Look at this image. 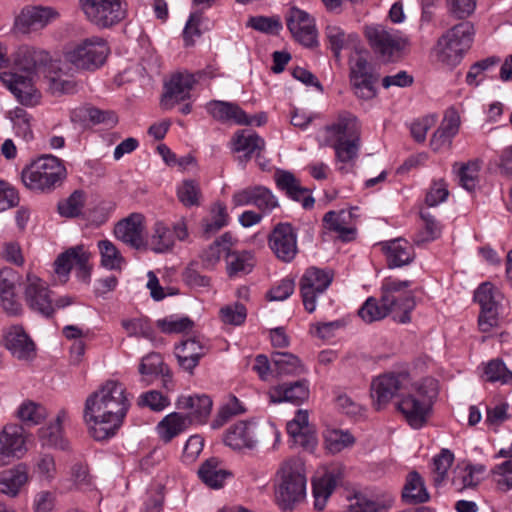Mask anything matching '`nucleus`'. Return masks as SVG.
Returning a JSON list of instances; mask_svg holds the SVG:
<instances>
[{"instance_id":"obj_1","label":"nucleus","mask_w":512,"mask_h":512,"mask_svg":"<svg viewBox=\"0 0 512 512\" xmlns=\"http://www.w3.org/2000/svg\"><path fill=\"white\" fill-rule=\"evenodd\" d=\"M130 407L125 388L117 381H107L85 402L83 418L91 436L98 441L113 437Z\"/></svg>"},{"instance_id":"obj_2","label":"nucleus","mask_w":512,"mask_h":512,"mask_svg":"<svg viewBox=\"0 0 512 512\" xmlns=\"http://www.w3.org/2000/svg\"><path fill=\"white\" fill-rule=\"evenodd\" d=\"M438 396V381L427 377L417 382L397 403V409L413 429L422 428L432 411Z\"/></svg>"},{"instance_id":"obj_3","label":"nucleus","mask_w":512,"mask_h":512,"mask_svg":"<svg viewBox=\"0 0 512 512\" xmlns=\"http://www.w3.org/2000/svg\"><path fill=\"white\" fill-rule=\"evenodd\" d=\"M278 485L275 489L277 503L283 510H291L306 497L305 464L300 458L284 461L278 471Z\"/></svg>"},{"instance_id":"obj_4","label":"nucleus","mask_w":512,"mask_h":512,"mask_svg":"<svg viewBox=\"0 0 512 512\" xmlns=\"http://www.w3.org/2000/svg\"><path fill=\"white\" fill-rule=\"evenodd\" d=\"M66 177V168L56 156L44 154L31 161L21 172L26 188L34 192H51L60 186Z\"/></svg>"},{"instance_id":"obj_5","label":"nucleus","mask_w":512,"mask_h":512,"mask_svg":"<svg viewBox=\"0 0 512 512\" xmlns=\"http://www.w3.org/2000/svg\"><path fill=\"white\" fill-rule=\"evenodd\" d=\"M412 281L387 278L381 286L380 302L384 303L395 322L411 321V312L416 306L415 294L410 289Z\"/></svg>"},{"instance_id":"obj_6","label":"nucleus","mask_w":512,"mask_h":512,"mask_svg":"<svg viewBox=\"0 0 512 512\" xmlns=\"http://www.w3.org/2000/svg\"><path fill=\"white\" fill-rule=\"evenodd\" d=\"M473 34L474 27L468 21L454 25L437 42L439 61L449 66L459 64L471 46Z\"/></svg>"},{"instance_id":"obj_7","label":"nucleus","mask_w":512,"mask_h":512,"mask_svg":"<svg viewBox=\"0 0 512 512\" xmlns=\"http://www.w3.org/2000/svg\"><path fill=\"white\" fill-rule=\"evenodd\" d=\"M365 36L373 52L384 62L397 61L407 45L400 31L384 24L365 26Z\"/></svg>"},{"instance_id":"obj_8","label":"nucleus","mask_w":512,"mask_h":512,"mask_svg":"<svg viewBox=\"0 0 512 512\" xmlns=\"http://www.w3.org/2000/svg\"><path fill=\"white\" fill-rule=\"evenodd\" d=\"M110 49L107 41L98 36L81 40L65 52V59L75 68L94 71L106 61Z\"/></svg>"},{"instance_id":"obj_9","label":"nucleus","mask_w":512,"mask_h":512,"mask_svg":"<svg viewBox=\"0 0 512 512\" xmlns=\"http://www.w3.org/2000/svg\"><path fill=\"white\" fill-rule=\"evenodd\" d=\"M86 19L100 29L110 28L126 17L122 0H80Z\"/></svg>"},{"instance_id":"obj_10","label":"nucleus","mask_w":512,"mask_h":512,"mask_svg":"<svg viewBox=\"0 0 512 512\" xmlns=\"http://www.w3.org/2000/svg\"><path fill=\"white\" fill-rule=\"evenodd\" d=\"M23 295L26 305L33 312L45 318H51L54 315L55 309L49 287L32 272L26 274V279L23 282Z\"/></svg>"},{"instance_id":"obj_11","label":"nucleus","mask_w":512,"mask_h":512,"mask_svg":"<svg viewBox=\"0 0 512 512\" xmlns=\"http://www.w3.org/2000/svg\"><path fill=\"white\" fill-rule=\"evenodd\" d=\"M350 83L357 97L369 100L376 96L379 75L365 56L357 53L350 59Z\"/></svg>"},{"instance_id":"obj_12","label":"nucleus","mask_w":512,"mask_h":512,"mask_svg":"<svg viewBox=\"0 0 512 512\" xmlns=\"http://www.w3.org/2000/svg\"><path fill=\"white\" fill-rule=\"evenodd\" d=\"M189 236L187 222L180 218L173 225L172 229L163 221H157L152 227V233L147 246L158 254L171 252L176 240L185 241Z\"/></svg>"},{"instance_id":"obj_13","label":"nucleus","mask_w":512,"mask_h":512,"mask_svg":"<svg viewBox=\"0 0 512 512\" xmlns=\"http://www.w3.org/2000/svg\"><path fill=\"white\" fill-rule=\"evenodd\" d=\"M410 383L407 373H387L378 376L371 383V395L374 407L381 410L390 400L407 390Z\"/></svg>"},{"instance_id":"obj_14","label":"nucleus","mask_w":512,"mask_h":512,"mask_svg":"<svg viewBox=\"0 0 512 512\" xmlns=\"http://www.w3.org/2000/svg\"><path fill=\"white\" fill-rule=\"evenodd\" d=\"M333 275L329 270L308 268L300 279V293L304 308L312 313L316 309V299L330 286Z\"/></svg>"},{"instance_id":"obj_15","label":"nucleus","mask_w":512,"mask_h":512,"mask_svg":"<svg viewBox=\"0 0 512 512\" xmlns=\"http://www.w3.org/2000/svg\"><path fill=\"white\" fill-rule=\"evenodd\" d=\"M500 297V292L490 282L482 283L475 291L474 299L481 308L478 325L482 332H489L498 325Z\"/></svg>"},{"instance_id":"obj_16","label":"nucleus","mask_w":512,"mask_h":512,"mask_svg":"<svg viewBox=\"0 0 512 512\" xmlns=\"http://www.w3.org/2000/svg\"><path fill=\"white\" fill-rule=\"evenodd\" d=\"M89 257L90 254L82 245L69 248L55 260V272L58 276L67 278L72 267H75L77 278L83 282H88L91 276V267L88 264Z\"/></svg>"},{"instance_id":"obj_17","label":"nucleus","mask_w":512,"mask_h":512,"mask_svg":"<svg viewBox=\"0 0 512 512\" xmlns=\"http://www.w3.org/2000/svg\"><path fill=\"white\" fill-rule=\"evenodd\" d=\"M268 244L275 256L283 262H291L298 252L297 234L290 223H278L268 237Z\"/></svg>"},{"instance_id":"obj_18","label":"nucleus","mask_w":512,"mask_h":512,"mask_svg":"<svg viewBox=\"0 0 512 512\" xmlns=\"http://www.w3.org/2000/svg\"><path fill=\"white\" fill-rule=\"evenodd\" d=\"M195 83L196 80L193 74L187 72L173 74L169 81L164 84L161 106L170 110L176 104L189 99Z\"/></svg>"},{"instance_id":"obj_19","label":"nucleus","mask_w":512,"mask_h":512,"mask_svg":"<svg viewBox=\"0 0 512 512\" xmlns=\"http://www.w3.org/2000/svg\"><path fill=\"white\" fill-rule=\"evenodd\" d=\"M286 24L294 39L306 47L317 43V30L314 19L305 11L291 8L286 17Z\"/></svg>"},{"instance_id":"obj_20","label":"nucleus","mask_w":512,"mask_h":512,"mask_svg":"<svg viewBox=\"0 0 512 512\" xmlns=\"http://www.w3.org/2000/svg\"><path fill=\"white\" fill-rule=\"evenodd\" d=\"M210 350V345L199 337H190L175 346L174 354L178 365L189 374L198 366L199 361Z\"/></svg>"},{"instance_id":"obj_21","label":"nucleus","mask_w":512,"mask_h":512,"mask_svg":"<svg viewBox=\"0 0 512 512\" xmlns=\"http://www.w3.org/2000/svg\"><path fill=\"white\" fill-rule=\"evenodd\" d=\"M3 345L18 360L30 361L36 357V344L21 325L11 326L4 332Z\"/></svg>"},{"instance_id":"obj_22","label":"nucleus","mask_w":512,"mask_h":512,"mask_svg":"<svg viewBox=\"0 0 512 512\" xmlns=\"http://www.w3.org/2000/svg\"><path fill=\"white\" fill-rule=\"evenodd\" d=\"M143 221L144 216L140 213H132L120 220L114 228L116 238L136 250L146 249Z\"/></svg>"},{"instance_id":"obj_23","label":"nucleus","mask_w":512,"mask_h":512,"mask_svg":"<svg viewBox=\"0 0 512 512\" xmlns=\"http://www.w3.org/2000/svg\"><path fill=\"white\" fill-rule=\"evenodd\" d=\"M0 79L21 104L27 106L37 104L40 95L32 83V75L3 72L0 74Z\"/></svg>"},{"instance_id":"obj_24","label":"nucleus","mask_w":512,"mask_h":512,"mask_svg":"<svg viewBox=\"0 0 512 512\" xmlns=\"http://www.w3.org/2000/svg\"><path fill=\"white\" fill-rule=\"evenodd\" d=\"M24 429L17 424L6 425L0 432V466L6 465L11 458L25 452Z\"/></svg>"},{"instance_id":"obj_25","label":"nucleus","mask_w":512,"mask_h":512,"mask_svg":"<svg viewBox=\"0 0 512 512\" xmlns=\"http://www.w3.org/2000/svg\"><path fill=\"white\" fill-rule=\"evenodd\" d=\"M274 179L278 189L292 200L301 202L303 208L310 209L314 206V198L310 195L309 189L303 187L293 173L285 170H277Z\"/></svg>"},{"instance_id":"obj_26","label":"nucleus","mask_w":512,"mask_h":512,"mask_svg":"<svg viewBox=\"0 0 512 512\" xmlns=\"http://www.w3.org/2000/svg\"><path fill=\"white\" fill-rule=\"evenodd\" d=\"M325 141H341L360 137V124L355 115L348 111L338 114L336 120L325 128Z\"/></svg>"},{"instance_id":"obj_27","label":"nucleus","mask_w":512,"mask_h":512,"mask_svg":"<svg viewBox=\"0 0 512 512\" xmlns=\"http://www.w3.org/2000/svg\"><path fill=\"white\" fill-rule=\"evenodd\" d=\"M207 113L221 123L234 122L238 125H250L252 122L245 111L236 103L211 100L206 103Z\"/></svg>"},{"instance_id":"obj_28","label":"nucleus","mask_w":512,"mask_h":512,"mask_svg":"<svg viewBox=\"0 0 512 512\" xmlns=\"http://www.w3.org/2000/svg\"><path fill=\"white\" fill-rule=\"evenodd\" d=\"M309 394V381L301 379L272 388L269 398L272 403L291 402L300 405L309 398Z\"/></svg>"},{"instance_id":"obj_29","label":"nucleus","mask_w":512,"mask_h":512,"mask_svg":"<svg viewBox=\"0 0 512 512\" xmlns=\"http://www.w3.org/2000/svg\"><path fill=\"white\" fill-rule=\"evenodd\" d=\"M176 407L187 411L184 416L188 417L192 424H203L211 413L212 400L207 395L181 396L176 402Z\"/></svg>"},{"instance_id":"obj_30","label":"nucleus","mask_w":512,"mask_h":512,"mask_svg":"<svg viewBox=\"0 0 512 512\" xmlns=\"http://www.w3.org/2000/svg\"><path fill=\"white\" fill-rule=\"evenodd\" d=\"M50 60L51 58L46 51L34 47L22 46L18 49L14 61L18 70L33 75L46 67Z\"/></svg>"},{"instance_id":"obj_31","label":"nucleus","mask_w":512,"mask_h":512,"mask_svg":"<svg viewBox=\"0 0 512 512\" xmlns=\"http://www.w3.org/2000/svg\"><path fill=\"white\" fill-rule=\"evenodd\" d=\"M57 16V11L51 7L32 6L22 10L16 20V24L23 32H27L45 27Z\"/></svg>"},{"instance_id":"obj_32","label":"nucleus","mask_w":512,"mask_h":512,"mask_svg":"<svg viewBox=\"0 0 512 512\" xmlns=\"http://www.w3.org/2000/svg\"><path fill=\"white\" fill-rule=\"evenodd\" d=\"M256 426L252 422L240 421L229 428L225 444L234 450L252 449L257 443Z\"/></svg>"},{"instance_id":"obj_33","label":"nucleus","mask_w":512,"mask_h":512,"mask_svg":"<svg viewBox=\"0 0 512 512\" xmlns=\"http://www.w3.org/2000/svg\"><path fill=\"white\" fill-rule=\"evenodd\" d=\"M341 480V473L339 471H327L322 477L313 481V497L314 507L318 511H322L327 503V500L335 490L336 486Z\"/></svg>"},{"instance_id":"obj_34","label":"nucleus","mask_w":512,"mask_h":512,"mask_svg":"<svg viewBox=\"0 0 512 512\" xmlns=\"http://www.w3.org/2000/svg\"><path fill=\"white\" fill-rule=\"evenodd\" d=\"M67 411L62 409L58 412L54 423L42 427L38 431L39 439L43 446H49L60 450L69 449V441L63 437L62 422L67 418Z\"/></svg>"},{"instance_id":"obj_35","label":"nucleus","mask_w":512,"mask_h":512,"mask_svg":"<svg viewBox=\"0 0 512 512\" xmlns=\"http://www.w3.org/2000/svg\"><path fill=\"white\" fill-rule=\"evenodd\" d=\"M346 512H388L393 504V498L387 496L368 497L362 493H355L350 498Z\"/></svg>"},{"instance_id":"obj_36","label":"nucleus","mask_w":512,"mask_h":512,"mask_svg":"<svg viewBox=\"0 0 512 512\" xmlns=\"http://www.w3.org/2000/svg\"><path fill=\"white\" fill-rule=\"evenodd\" d=\"M383 250L390 268L408 265L415 257L412 245L404 239H395L385 243Z\"/></svg>"},{"instance_id":"obj_37","label":"nucleus","mask_w":512,"mask_h":512,"mask_svg":"<svg viewBox=\"0 0 512 512\" xmlns=\"http://www.w3.org/2000/svg\"><path fill=\"white\" fill-rule=\"evenodd\" d=\"M192 425L191 420L180 412H172L166 415L157 425L160 439L169 443L173 438L187 430Z\"/></svg>"},{"instance_id":"obj_38","label":"nucleus","mask_w":512,"mask_h":512,"mask_svg":"<svg viewBox=\"0 0 512 512\" xmlns=\"http://www.w3.org/2000/svg\"><path fill=\"white\" fill-rule=\"evenodd\" d=\"M199 478L208 487L221 488L225 480L231 476V473L221 466L217 458L207 459L198 470Z\"/></svg>"},{"instance_id":"obj_39","label":"nucleus","mask_w":512,"mask_h":512,"mask_svg":"<svg viewBox=\"0 0 512 512\" xmlns=\"http://www.w3.org/2000/svg\"><path fill=\"white\" fill-rule=\"evenodd\" d=\"M234 151L244 152L245 158L250 159L252 154L257 155L264 149L265 141L256 132L248 129L240 130L233 137Z\"/></svg>"},{"instance_id":"obj_40","label":"nucleus","mask_w":512,"mask_h":512,"mask_svg":"<svg viewBox=\"0 0 512 512\" xmlns=\"http://www.w3.org/2000/svg\"><path fill=\"white\" fill-rule=\"evenodd\" d=\"M28 481V468L25 464L5 471L0 479V492L15 497L20 488Z\"/></svg>"},{"instance_id":"obj_41","label":"nucleus","mask_w":512,"mask_h":512,"mask_svg":"<svg viewBox=\"0 0 512 512\" xmlns=\"http://www.w3.org/2000/svg\"><path fill=\"white\" fill-rule=\"evenodd\" d=\"M402 498L407 504H419L429 500V493L418 472L412 471L407 475L406 483L402 490Z\"/></svg>"},{"instance_id":"obj_42","label":"nucleus","mask_w":512,"mask_h":512,"mask_svg":"<svg viewBox=\"0 0 512 512\" xmlns=\"http://www.w3.org/2000/svg\"><path fill=\"white\" fill-rule=\"evenodd\" d=\"M271 361L275 376L300 375L305 372L301 360L289 352H272Z\"/></svg>"},{"instance_id":"obj_43","label":"nucleus","mask_w":512,"mask_h":512,"mask_svg":"<svg viewBox=\"0 0 512 512\" xmlns=\"http://www.w3.org/2000/svg\"><path fill=\"white\" fill-rule=\"evenodd\" d=\"M325 145L334 148L337 161L343 164L339 167V170L346 173L348 170L346 169L345 164L354 162L358 157L360 137L335 142L325 141Z\"/></svg>"},{"instance_id":"obj_44","label":"nucleus","mask_w":512,"mask_h":512,"mask_svg":"<svg viewBox=\"0 0 512 512\" xmlns=\"http://www.w3.org/2000/svg\"><path fill=\"white\" fill-rule=\"evenodd\" d=\"M482 162L478 159L467 163L453 164V171L459 178V184L467 191H473L478 184L479 172Z\"/></svg>"},{"instance_id":"obj_45","label":"nucleus","mask_w":512,"mask_h":512,"mask_svg":"<svg viewBox=\"0 0 512 512\" xmlns=\"http://www.w3.org/2000/svg\"><path fill=\"white\" fill-rule=\"evenodd\" d=\"M139 373L143 377L163 376L164 385L171 381V374L169 369L165 366L162 356L159 353H149L142 358L139 365Z\"/></svg>"},{"instance_id":"obj_46","label":"nucleus","mask_w":512,"mask_h":512,"mask_svg":"<svg viewBox=\"0 0 512 512\" xmlns=\"http://www.w3.org/2000/svg\"><path fill=\"white\" fill-rule=\"evenodd\" d=\"M226 258L227 273L230 277L248 274L255 266L254 256L251 252H228Z\"/></svg>"},{"instance_id":"obj_47","label":"nucleus","mask_w":512,"mask_h":512,"mask_svg":"<svg viewBox=\"0 0 512 512\" xmlns=\"http://www.w3.org/2000/svg\"><path fill=\"white\" fill-rule=\"evenodd\" d=\"M324 227L338 234V237L348 242L354 238L355 229L345 226L344 212L328 211L323 217Z\"/></svg>"},{"instance_id":"obj_48","label":"nucleus","mask_w":512,"mask_h":512,"mask_svg":"<svg viewBox=\"0 0 512 512\" xmlns=\"http://www.w3.org/2000/svg\"><path fill=\"white\" fill-rule=\"evenodd\" d=\"M228 213L224 203L216 202L211 207V219L203 221V233L210 238L228 224Z\"/></svg>"},{"instance_id":"obj_49","label":"nucleus","mask_w":512,"mask_h":512,"mask_svg":"<svg viewBox=\"0 0 512 512\" xmlns=\"http://www.w3.org/2000/svg\"><path fill=\"white\" fill-rule=\"evenodd\" d=\"M17 416L25 426L32 427L44 421L47 412L42 405L33 401H25L20 405Z\"/></svg>"},{"instance_id":"obj_50","label":"nucleus","mask_w":512,"mask_h":512,"mask_svg":"<svg viewBox=\"0 0 512 512\" xmlns=\"http://www.w3.org/2000/svg\"><path fill=\"white\" fill-rule=\"evenodd\" d=\"M86 202V195L82 190H75L68 198L59 201L58 212L62 217L75 218L81 215Z\"/></svg>"},{"instance_id":"obj_51","label":"nucleus","mask_w":512,"mask_h":512,"mask_svg":"<svg viewBox=\"0 0 512 512\" xmlns=\"http://www.w3.org/2000/svg\"><path fill=\"white\" fill-rule=\"evenodd\" d=\"M98 248L101 255V264L109 270H120L121 265L124 263L120 251L109 240H100Z\"/></svg>"},{"instance_id":"obj_52","label":"nucleus","mask_w":512,"mask_h":512,"mask_svg":"<svg viewBox=\"0 0 512 512\" xmlns=\"http://www.w3.org/2000/svg\"><path fill=\"white\" fill-rule=\"evenodd\" d=\"M358 315L366 323L380 321L389 315L384 303L379 304L374 297H369L358 310Z\"/></svg>"},{"instance_id":"obj_53","label":"nucleus","mask_w":512,"mask_h":512,"mask_svg":"<svg viewBox=\"0 0 512 512\" xmlns=\"http://www.w3.org/2000/svg\"><path fill=\"white\" fill-rule=\"evenodd\" d=\"M484 374L488 382H500L501 384H512V372L500 359H493L485 367Z\"/></svg>"},{"instance_id":"obj_54","label":"nucleus","mask_w":512,"mask_h":512,"mask_svg":"<svg viewBox=\"0 0 512 512\" xmlns=\"http://www.w3.org/2000/svg\"><path fill=\"white\" fill-rule=\"evenodd\" d=\"M354 437L347 431L328 430L325 434L326 448L333 454L338 453L354 443Z\"/></svg>"},{"instance_id":"obj_55","label":"nucleus","mask_w":512,"mask_h":512,"mask_svg":"<svg viewBox=\"0 0 512 512\" xmlns=\"http://www.w3.org/2000/svg\"><path fill=\"white\" fill-rule=\"evenodd\" d=\"M177 196L179 201L186 207L198 206L201 197L200 187L194 180H185L178 187Z\"/></svg>"},{"instance_id":"obj_56","label":"nucleus","mask_w":512,"mask_h":512,"mask_svg":"<svg viewBox=\"0 0 512 512\" xmlns=\"http://www.w3.org/2000/svg\"><path fill=\"white\" fill-rule=\"evenodd\" d=\"M122 327L128 336L151 339L154 334L151 323L146 318L125 319L122 321Z\"/></svg>"},{"instance_id":"obj_57","label":"nucleus","mask_w":512,"mask_h":512,"mask_svg":"<svg viewBox=\"0 0 512 512\" xmlns=\"http://www.w3.org/2000/svg\"><path fill=\"white\" fill-rule=\"evenodd\" d=\"M421 218L424 222V229L420 231L414 238V242L417 245L433 241L438 238L441 233V227L432 215L422 211Z\"/></svg>"},{"instance_id":"obj_58","label":"nucleus","mask_w":512,"mask_h":512,"mask_svg":"<svg viewBox=\"0 0 512 512\" xmlns=\"http://www.w3.org/2000/svg\"><path fill=\"white\" fill-rule=\"evenodd\" d=\"M11 115L16 135L27 142L30 141L33 138V133L31 130L30 116L27 111L23 108H16L11 112Z\"/></svg>"},{"instance_id":"obj_59","label":"nucleus","mask_w":512,"mask_h":512,"mask_svg":"<svg viewBox=\"0 0 512 512\" xmlns=\"http://www.w3.org/2000/svg\"><path fill=\"white\" fill-rule=\"evenodd\" d=\"M480 478L473 474V470L469 467L457 466L453 471L452 485L454 488L461 492L467 488H473L478 485Z\"/></svg>"},{"instance_id":"obj_60","label":"nucleus","mask_w":512,"mask_h":512,"mask_svg":"<svg viewBox=\"0 0 512 512\" xmlns=\"http://www.w3.org/2000/svg\"><path fill=\"white\" fill-rule=\"evenodd\" d=\"M454 461V454L449 449H442L433 459L434 483L439 485L445 479L449 468Z\"/></svg>"},{"instance_id":"obj_61","label":"nucleus","mask_w":512,"mask_h":512,"mask_svg":"<svg viewBox=\"0 0 512 512\" xmlns=\"http://www.w3.org/2000/svg\"><path fill=\"white\" fill-rule=\"evenodd\" d=\"M247 26L268 34H278L282 29V23L277 16H253L248 19Z\"/></svg>"},{"instance_id":"obj_62","label":"nucleus","mask_w":512,"mask_h":512,"mask_svg":"<svg viewBox=\"0 0 512 512\" xmlns=\"http://www.w3.org/2000/svg\"><path fill=\"white\" fill-rule=\"evenodd\" d=\"M254 206L261 210L264 214L270 213L279 206L277 198L268 188L257 185Z\"/></svg>"},{"instance_id":"obj_63","label":"nucleus","mask_w":512,"mask_h":512,"mask_svg":"<svg viewBox=\"0 0 512 512\" xmlns=\"http://www.w3.org/2000/svg\"><path fill=\"white\" fill-rule=\"evenodd\" d=\"M70 481L78 490H90L93 487L92 477L86 465L76 463L71 467Z\"/></svg>"},{"instance_id":"obj_64","label":"nucleus","mask_w":512,"mask_h":512,"mask_svg":"<svg viewBox=\"0 0 512 512\" xmlns=\"http://www.w3.org/2000/svg\"><path fill=\"white\" fill-rule=\"evenodd\" d=\"M169 404V398L156 390L145 392L138 399L139 406L149 407L156 412L164 410Z\"/></svg>"}]
</instances>
